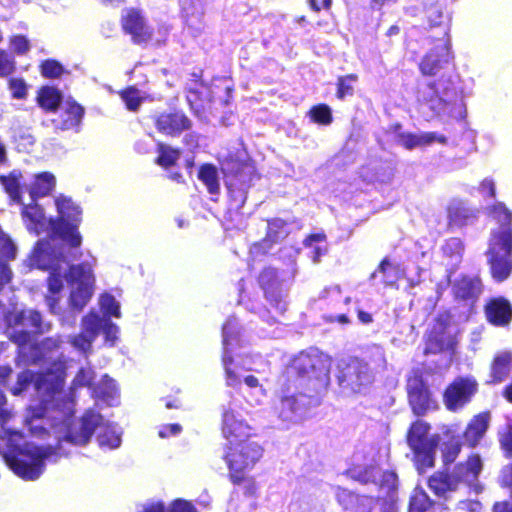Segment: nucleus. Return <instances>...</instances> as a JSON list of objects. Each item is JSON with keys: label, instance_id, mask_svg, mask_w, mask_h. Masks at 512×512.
<instances>
[{"label": "nucleus", "instance_id": "f257e3e1", "mask_svg": "<svg viewBox=\"0 0 512 512\" xmlns=\"http://www.w3.org/2000/svg\"><path fill=\"white\" fill-rule=\"evenodd\" d=\"M64 377L62 363H53L45 374L35 375L25 371L18 375L16 385L11 388L12 394L20 395L33 387L39 401L27 411L25 421L31 433L39 437L51 433L60 444L85 445L95 428L99 427L97 440L100 447L118 448L121 444V428L115 424H101L99 414L87 411L78 423L73 422V400L67 398L61 390Z\"/></svg>", "mask_w": 512, "mask_h": 512}, {"label": "nucleus", "instance_id": "f03ea898", "mask_svg": "<svg viewBox=\"0 0 512 512\" xmlns=\"http://www.w3.org/2000/svg\"><path fill=\"white\" fill-rule=\"evenodd\" d=\"M21 218L29 233L48 234L47 238L36 243L28 258V264L30 267L49 272L45 293V302L49 310L56 315L68 311H81L95 291L96 261L93 259L77 265L61 261L57 240L54 239V218L47 216L43 207L35 201L23 205Z\"/></svg>", "mask_w": 512, "mask_h": 512}, {"label": "nucleus", "instance_id": "7ed1b4c3", "mask_svg": "<svg viewBox=\"0 0 512 512\" xmlns=\"http://www.w3.org/2000/svg\"><path fill=\"white\" fill-rule=\"evenodd\" d=\"M49 329L41 323V316L33 310H23L15 303L5 307L0 303V331L18 344L20 356L27 362H37L44 359L50 362L53 357L47 356L58 348L60 341L49 338L40 345L31 343L30 333L44 332Z\"/></svg>", "mask_w": 512, "mask_h": 512}, {"label": "nucleus", "instance_id": "20e7f679", "mask_svg": "<svg viewBox=\"0 0 512 512\" xmlns=\"http://www.w3.org/2000/svg\"><path fill=\"white\" fill-rule=\"evenodd\" d=\"M237 326L238 323L235 319H229L223 326V366L226 384L230 387H237L243 383L251 390H258L259 394L264 397L266 390L262 384L263 379L245 373L264 374L265 369L261 367L265 364L259 356L250 355L245 351L237 332Z\"/></svg>", "mask_w": 512, "mask_h": 512}, {"label": "nucleus", "instance_id": "39448f33", "mask_svg": "<svg viewBox=\"0 0 512 512\" xmlns=\"http://www.w3.org/2000/svg\"><path fill=\"white\" fill-rule=\"evenodd\" d=\"M56 217L54 218V239L58 244L61 261L75 260L82 243L79 226L82 222V209L75 201L65 195L54 197Z\"/></svg>", "mask_w": 512, "mask_h": 512}, {"label": "nucleus", "instance_id": "423d86ee", "mask_svg": "<svg viewBox=\"0 0 512 512\" xmlns=\"http://www.w3.org/2000/svg\"><path fill=\"white\" fill-rule=\"evenodd\" d=\"M2 439L7 443V450L3 452V459L7 466L24 480L38 479L43 473L45 459L51 454V448L24 442L19 432H6Z\"/></svg>", "mask_w": 512, "mask_h": 512}, {"label": "nucleus", "instance_id": "0eeeda50", "mask_svg": "<svg viewBox=\"0 0 512 512\" xmlns=\"http://www.w3.org/2000/svg\"><path fill=\"white\" fill-rule=\"evenodd\" d=\"M481 471L480 457L472 455L465 462L457 464L451 474L433 475L429 479V487L438 496H446L448 492L456 491L461 485H466L479 493L481 486L477 479Z\"/></svg>", "mask_w": 512, "mask_h": 512}, {"label": "nucleus", "instance_id": "6e6552de", "mask_svg": "<svg viewBox=\"0 0 512 512\" xmlns=\"http://www.w3.org/2000/svg\"><path fill=\"white\" fill-rule=\"evenodd\" d=\"M487 257L493 278L498 281L506 279L512 271L511 228H497L492 231Z\"/></svg>", "mask_w": 512, "mask_h": 512}, {"label": "nucleus", "instance_id": "1a4fd4ad", "mask_svg": "<svg viewBox=\"0 0 512 512\" xmlns=\"http://www.w3.org/2000/svg\"><path fill=\"white\" fill-rule=\"evenodd\" d=\"M263 450L255 441L227 444L224 459L233 483L245 480V472L251 470L262 457Z\"/></svg>", "mask_w": 512, "mask_h": 512}, {"label": "nucleus", "instance_id": "9d476101", "mask_svg": "<svg viewBox=\"0 0 512 512\" xmlns=\"http://www.w3.org/2000/svg\"><path fill=\"white\" fill-rule=\"evenodd\" d=\"M439 441V435L431 434L430 426L426 422L419 420L412 424L408 444L414 452L415 465L420 473L434 466Z\"/></svg>", "mask_w": 512, "mask_h": 512}, {"label": "nucleus", "instance_id": "9b49d317", "mask_svg": "<svg viewBox=\"0 0 512 512\" xmlns=\"http://www.w3.org/2000/svg\"><path fill=\"white\" fill-rule=\"evenodd\" d=\"M102 331L105 343L108 346H114L118 340L119 328L105 318H101L97 313L90 312L82 319V331L78 336L71 339L74 348L87 352Z\"/></svg>", "mask_w": 512, "mask_h": 512}, {"label": "nucleus", "instance_id": "f8f14e48", "mask_svg": "<svg viewBox=\"0 0 512 512\" xmlns=\"http://www.w3.org/2000/svg\"><path fill=\"white\" fill-rule=\"evenodd\" d=\"M253 433V428L244 419L236 405L230 403L222 414V434L227 444L251 441L250 437Z\"/></svg>", "mask_w": 512, "mask_h": 512}, {"label": "nucleus", "instance_id": "ddd939ff", "mask_svg": "<svg viewBox=\"0 0 512 512\" xmlns=\"http://www.w3.org/2000/svg\"><path fill=\"white\" fill-rule=\"evenodd\" d=\"M478 390L473 377H458L446 388L443 401L449 411H458L468 404Z\"/></svg>", "mask_w": 512, "mask_h": 512}, {"label": "nucleus", "instance_id": "4468645a", "mask_svg": "<svg viewBox=\"0 0 512 512\" xmlns=\"http://www.w3.org/2000/svg\"><path fill=\"white\" fill-rule=\"evenodd\" d=\"M419 101L422 106H426L439 116L462 118L464 114L462 103H459L457 106L451 99L438 96L433 86L427 87L422 92Z\"/></svg>", "mask_w": 512, "mask_h": 512}, {"label": "nucleus", "instance_id": "2eb2a0df", "mask_svg": "<svg viewBox=\"0 0 512 512\" xmlns=\"http://www.w3.org/2000/svg\"><path fill=\"white\" fill-rule=\"evenodd\" d=\"M407 388L410 404L416 414H423L434 407V402L421 378L417 376L410 377Z\"/></svg>", "mask_w": 512, "mask_h": 512}, {"label": "nucleus", "instance_id": "dca6fc26", "mask_svg": "<svg viewBox=\"0 0 512 512\" xmlns=\"http://www.w3.org/2000/svg\"><path fill=\"white\" fill-rule=\"evenodd\" d=\"M343 381L355 391H360L361 387L372 381V374L367 364L359 360H351L342 374Z\"/></svg>", "mask_w": 512, "mask_h": 512}, {"label": "nucleus", "instance_id": "f3484780", "mask_svg": "<svg viewBox=\"0 0 512 512\" xmlns=\"http://www.w3.org/2000/svg\"><path fill=\"white\" fill-rule=\"evenodd\" d=\"M450 50L447 44L437 45L428 52L420 63V70L424 75H435L448 63Z\"/></svg>", "mask_w": 512, "mask_h": 512}, {"label": "nucleus", "instance_id": "a211bd4d", "mask_svg": "<svg viewBox=\"0 0 512 512\" xmlns=\"http://www.w3.org/2000/svg\"><path fill=\"white\" fill-rule=\"evenodd\" d=\"M190 126V120L182 112L162 113L156 120L157 129L171 136L180 134Z\"/></svg>", "mask_w": 512, "mask_h": 512}, {"label": "nucleus", "instance_id": "6ab92c4d", "mask_svg": "<svg viewBox=\"0 0 512 512\" xmlns=\"http://www.w3.org/2000/svg\"><path fill=\"white\" fill-rule=\"evenodd\" d=\"M83 113V108L79 104L67 99L60 105V115L57 120H54L55 125L63 130L77 127L81 122Z\"/></svg>", "mask_w": 512, "mask_h": 512}, {"label": "nucleus", "instance_id": "aec40b11", "mask_svg": "<svg viewBox=\"0 0 512 512\" xmlns=\"http://www.w3.org/2000/svg\"><path fill=\"white\" fill-rule=\"evenodd\" d=\"M123 28L132 35L134 41L144 42L151 36V30L139 12L131 10L123 18Z\"/></svg>", "mask_w": 512, "mask_h": 512}, {"label": "nucleus", "instance_id": "412c9836", "mask_svg": "<svg viewBox=\"0 0 512 512\" xmlns=\"http://www.w3.org/2000/svg\"><path fill=\"white\" fill-rule=\"evenodd\" d=\"M490 423V414L487 412L475 415L467 425L464 440L470 447H475L485 435Z\"/></svg>", "mask_w": 512, "mask_h": 512}, {"label": "nucleus", "instance_id": "4be33fe9", "mask_svg": "<svg viewBox=\"0 0 512 512\" xmlns=\"http://www.w3.org/2000/svg\"><path fill=\"white\" fill-rule=\"evenodd\" d=\"M486 315L492 324L504 326L511 321L512 308L505 299H493L486 306Z\"/></svg>", "mask_w": 512, "mask_h": 512}, {"label": "nucleus", "instance_id": "5701e85b", "mask_svg": "<svg viewBox=\"0 0 512 512\" xmlns=\"http://www.w3.org/2000/svg\"><path fill=\"white\" fill-rule=\"evenodd\" d=\"M399 143L406 149H414L430 145L434 142L446 143V137L435 132H424L420 134L403 133L399 135Z\"/></svg>", "mask_w": 512, "mask_h": 512}, {"label": "nucleus", "instance_id": "b1692460", "mask_svg": "<svg viewBox=\"0 0 512 512\" xmlns=\"http://www.w3.org/2000/svg\"><path fill=\"white\" fill-rule=\"evenodd\" d=\"M55 184L56 179L52 173L42 172L33 176L27 189L29 190L31 199L34 201L37 197L48 195L54 189Z\"/></svg>", "mask_w": 512, "mask_h": 512}, {"label": "nucleus", "instance_id": "393cba45", "mask_svg": "<svg viewBox=\"0 0 512 512\" xmlns=\"http://www.w3.org/2000/svg\"><path fill=\"white\" fill-rule=\"evenodd\" d=\"M92 393L96 399L102 400L108 405H115L118 402V387L115 381L107 375L103 376L101 380L92 387Z\"/></svg>", "mask_w": 512, "mask_h": 512}, {"label": "nucleus", "instance_id": "a878e982", "mask_svg": "<svg viewBox=\"0 0 512 512\" xmlns=\"http://www.w3.org/2000/svg\"><path fill=\"white\" fill-rule=\"evenodd\" d=\"M512 374V352L503 351L498 353L491 366L492 382L500 383Z\"/></svg>", "mask_w": 512, "mask_h": 512}, {"label": "nucleus", "instance_id": "bb28decb", "mask_svg": "<svg viewBox=\"0 0 512 512\" xmlns=\"http://www.w3.org/2000/svg\"><path fill=\"white\" fill-rule=\"evenodd\" d=\"M0 182L11 200L21 203V195L24 188H26V183L23 181L22 173L20 171L13 170L7 176H0Z\"/></svg>", "mask_w": 512, "mask_h": 512}, {"label": "nucleus", "instance_id": "cd10ccee", "mask_svg": "<svg viewBox=\"0 0 512 512\" xmlns=\"http://www.w3.org/2000/svg\"><path fill=\"white\" fill-rule=\"evenodd\" d=\"M351 474L353 478L361 482L375 481L379 483L382 488H386L388 492L395 490L397 487V476L394 472L387 471L380 474L378 469L373 468L370 475L366 472L364 475L356 476L355 471H352Z\"/></svg>", "mask_w": 512, "mask_h": 512}, {"label": "nucleus", "instance_id": "c85d7f7f", "mask_svg": "<svg viewBox=\"0 0 512 512\" xmlns=\"http://www.w3.org/2000/svg\"><path fill=\"white\" fill-rule=\"evenodd\" d=\"M381 276V280L386 285H393L400 278L405 277L404 270L396 264H393L387 259H384L378 269L373 273V277Z\"/></svg>", "mask_w": 512, "mask_h": 512}, {"label": "nucleus", "instance_id": "c756f323", "mask_svg": "<svg viewBox=\"0 0 512 512\" xmlns=\"http://www.w3.org/2000/svg\"><path fill=\"white\" fill-rule=\"evenodd\" d=\"M199 180L206 186L212 196H216L220 191L219 173L215 166L211 164L202 165L198 172Z\"/></svg>", "mask_w": 512, "mask_h": 512}, {"label": "nucleus", "instance_id": "7c9ffc66", "mask_svg": "<svg viewBox=\"0 0 512 512\" xmlns=\"http://www.w3.org/2000/svg\"><path fill=\"white\" fill-rule=\"evenodd\" d=\"M39 106L47 111H52L56 107H60L61 95L59 91L53 87H43L39 90L37 96Z\"/></svg>", "mask_w": 512, "mask_h": 512}, {"label": "nucleus", "instance_id": "2f4dec72", "mask_svg": "<svg viewBox=\"0 0 512 512\" xmlns=\"http://www.w3.org/2000/svg\"><path fill=\"white\" fill-rule=\"evenodd\" d=\"M455 343V338L452 336L451 330L449 329L447 332L443 333L439 338L436 335H431L429 337L425 351L426 353H436L437 351L450 350L453 349Z\"/></svg>", "mask_w": 512, "mask_h": 512}, {"label": "nucleus", "instance_id": "473e14b6", "mask_svg": "<svg viewBox=\"0 0 512 512\" xmlns=\"http://www.w3.org/2000/svg\"><path fill=\"white\" fill-rule=\"evenodd\" d=\"M9 50L15 56H27L33 48V42L24 34L9 37Z\"/></svg>", "mask_w": 512, "mask_h": 512}, {"label": "nucleus", "instance_id": "72a5a7b5", "mask_svg": "<svg viewBox=\"0 0 512 512\" xmlns=\"http://www.w3.org/2000/svg\"><path fill=\"white\" fill-rule=\"evenodd\" d=\"M300 402H303V396L300 399L293 396L283 397L278 407L280 417L284 420H293L300 411Z\"/></svg>", "mask_w": 512, "mask_h": 512}, {"label": "nucleus", "instance_id": "f704fd0d", "mask_svg": "<svg viewBox=\"0 0 512 512\" xmlns=\"http://www.w3.org/2000/svg\"><path fill=\"white\" fill-rule=\"evenodd\" d=\"M120 97L130 111H136L147 98V94L135 87H129L120 92Z\"/></svg>", "mask_w": 512, "mask_h": 512}, {"label": "nucleus", "instance_id": "c9c22d12", "mask_svg": "<svg viewBox=\"0 0 512 512\" xmlns=\"http://www.w3.org/2000/svg\"><path fill=\"white\" fill-rule=\"evenodd\" d=\"M480 291V283L477 279L463 278L455 285V293L460 298L474 297Z\"/></svg>", "mask_w": 512, "mask_h": 512}, {"label": "nucleus", "instance_id": "e433bc0d", "mask_svg": "<svg viewBox=\"0 0 512 512\" xmlns=\"http://www.w3.org/2000/svg\"><path fill=\"white\" fill-rule=\"evenodd\" d=\"M430 505V499L425 491L416 487L410 497L409 512H425Z\"/></svg>", "mask_w": 512, "mask_h": 512}, {"label": "nucleus", "instance_id": "4c0bfd02", "mask_svg": "<svg viewBox=\"0 0 512 512\" xmlns=\"http://www.w3.org/2000/svg\"><path fill=\"white\" fill-rule=\"evenodd\" d=\"M305 245L311 249L314 262H317L319 258L327 251L325 236L323 234L310 235L306 238Z\"/></svg>", "mask_w": 512, "mask_h": 512}, {"label": "nucleus", "instance_id": "58836bf2", "mask_svg": "<svg viewBox=\"0 0 512 512\" xmlns=\"http://www.w3.org/2000/svg\"><path fill=\"white\" fill-rule=\"evenodd\" d=\"M99 305L105 317L113 316L116 318H120V304L112 295H101L99 298Z\"/></svg>", "mask_w": 512, "mask_h": 512}, {"label": "nucleus", "instance_id": "ea45409f", "mask_svg": "<svg viewBox=\"0 0 512 512\" xmlns=\"http://www.w3.org/2000/svg\"><path fill=\"white\" fill-rule=\"evenodd\" d=\"M358 80L356 74H349L341 76L337 80V97L344 99L347 96H352L354 93V85Z\"/></svg>", "mask_w": 512, "mask_h": 512}, {"label": "nucleus", "instance_id": "a19ab883", "mask_svg": "<svg viewBox=\"0 0 512 512\" xmlns=\"http://www.w3.org/2000/svg\"><path fill=\"white\" fill-rule=\"evenodd\" d=\"M311 120L321 125H328L332 122V113L329 106L320 104L312 107L309 111Z\"/></svg>", "mask_w": 512, "mask_h": 512}, {"label": "nucleus", "instance_id": "79ce46f5", "mask_svg": "<svg viewBox=\"0 0 512 512\" xmlns=\"http://www.w3.org/2000/svg\"><path fill=\"white\" fill-rule=\"evenodd\" d=\"M158 153L159 156L157 158V163L163 167H169L173 165L180 156V152L178 150L163 144L159 145Z\"/></svg>", "mask_w": 512, "mask_h": 512}, {"label": "nucleus", "instance_id": "37998d69", "mask_svg": "<svg viewBox=\"0 0 512 512\" xmlns=\"http://www.w3.org/2000/svg\"><path fill=\"white\" fill-rule=\"evenodd\" d=\"M8 88L14 99L24 100L28 95L29 86L23 78H10Z\"/></svg>", "mask_w": 512, "mask_h": 512}, {"label": "nucleus", "instance_id": "c03bdc74", "mask_svg": "<svg viewBox=\"0 0 512 512\" xmlns=\"http://www.w3.org/2000/svg\"><path fill=\"white\" fill-rule=\"evenodd\" d=\"M491 214L492 217L500 223L499 228H511L512 213L502 203L496 204L493 207Z\"/></svg>", "mask_w": 512, "mask_h": 512}, {"label": "nucleus", "instance_id": "a18cd8bd", "mask_svg": "<svg viewBox=\"0 0 512 512\" xmlns=\"http://www.w3.org/2000/svg\"><path fill=\"white\" fill-rule=\"evenodd\" d=\"M93 378L94 371L90 367L81 368L73 379L72 388L91 387Z\"/></svg>", "mask_w": 512, "mask_h": 512}, {"label": "nucleus", "instance_id": "49530a36", "mask_svg": "<svg viewBox=\"0 0 512 512\" xmlns=\"http://www.w3.org/2000/svg\"><path fill=\"white\" fill-rule=\"evenodd\" d=\"M16 63L13 55L0 49V77H6L15 70Z\"/></svg>", "mask_w": 512, "mask_h": 512}, {"label": "nucleus", "instance_id": "de8ad7c7", "mask_svg": "<svg viewBox=\"0 0 512 512\" xmlns=\"http://www.w3.org/2000/svg\"><path fill=\"white\" fill-rule=\"evenodd\" d=\"M62 71V66L54 60H46L41 64V73L45 77L56 78Z\"/></svg>", "mask_w": 512, "mask_h": 512}, {"label": "nucleus", "instance_id": "09e8293b", "mask_svg": "<svg viewBox=\"0 0 512 512\" xmlns=\"http://www.w3.org/2000/svg\"><path fill=\"white\" fill-rule=\"evenodd\" d=\"M462 251L463 244L459 238H451L443 246V252L450 257L460 256Z\"/></svg>", "mask_w": 512, "mask_h": 512}, {"label": "nucleus", "instance_id": "8fccbe9b", "mask_svg": "<svg viewBox=\"0 0 512 512\" xmlns=\"http://www.w3.org/2000/svg\"><path fill=\"white\" fill-rule=\"evenodd\" d=\"M0 251L8 259L15 257L16 248L12 241L0 230Z\"/></svg>", "mask_w": 512, "mask_h": 512}, {"label": "nucleus", "instance_id": "3c124183", "mask_svg": "<svg viewBox=\"0 0 512 512\" xmlns=\"http://www.w3.org/2000/svg\"><path fill=\"white\" fill-rule=\"evenodd\" d=\"M168 512H196V510L190 502L177 499L169 505Z\"/></svg>", "mask_w": 512, "mask_h": 512}, {"label": "nucleus", "instance_id": "603ef678", "mask_svg": "<svg viewBox=\"0 0 512 512\" xmlns=\"http://www.w3.org/2000/svg\"><path fill=\"white\" fill-rule=\"evenodd\" d=\"M337 499L341 505H343L346 509L352 506V503L357 500V496L352 494L346 489L338 488L337 490Z\"/></svg>", "mask_w": 512, "mask_h": 512}, {"label": "nucleus", "instance_id": "864d4df0", "mask_svg": "<svg viewBox=\"0 0 512 512\" xmlns=\"http://www.w3.org/2000/svg\"><path fill=\"white\" fill-rule=\"evenodd\" d=\"M182 431V427L179 424H165L159 427L158 435L161 438H168L176 436Z\"/></svg>", "mask_w": 512, "mask_h": 512}, {"label": "nucleus", "instance_id": "5fc2aeb1", "mask_svg": "<svg viewBox=\"0 0 512 512\" xmlns=\"http://www.w3.org/2000/svg\"><path fill=\"white\" fill-rule=\"evenodd\" d=\"M480 193L486 197H493L495 195V183L492 179H484L479 186Z\"/></svg>", "mask_w": 512, "mask_h": 512}, {"label": "nucleus", "instance_id": "6e6d98bb", "mask_svg": "<svg viewBox=\"0 0 512 512\" xmlns=\"http://www.w3.org/2000/svg\"><path fill=\"white\" fill-rule=\"evenodd\" d=\"M501 445L507 452H512V426H509L507 432L502 436Z\"/></svg>", "mask_w": 512, "mask_h": 512}, {"label": "nucleus", "instance_id": "4d7b16f0", "mask_svg": "<svg viewBox=\"0 0 512 512\" xmlns=\"http://www.w3.org/2000/svg\"><path fill=\"white\" fill-rule=\"evenodd\" d=\"M5 401H6L5 396L2 393V391L0 390V423L1 424L6 423L10 418L9 412L3 408Z\"/></svg>", "mask_w": 512, "mask_h": 512}, {"label": "nucleus", "instance_id": "13d9d810", "mask_svg": "<svg viewBox=\"0 0 512 512\" xmlns=\"http://www.w3.org/2000/svg\"><path fill=\"white\" fill-rule=\"evenodd\" d=\"M11 272L8 267L0 262V288L10 280Z\"/></svg>", "mask_w": 512, "mask_h": 512}, {"label": "nucleus", "instance_id": "bf43d9fd", "mask_svg": "<svg viewBox=\"0 0 512 512\" xmlns=\"http://www.w3.org/2000/svg\"><path fill=\"white\" fill-rule=\"evenodd\" d=\"M166 508L162 502H153L145 505L143 512H165Z\"/></svg>", "mask_w": 512, "mask_h": 512}, {"label": "nucleus", "instance_id": "052dcab7", "mask_svg": "<svg viewBox=\"0 0 512 512\" xmlns=\"http://www.w3.org/2000/svg\"><path fill=\"white\" fill-rule=\"evenodd\" d=\"M243 483L246 489V493L254 494L256 491V485L252 478L247 476V472H245V480L241 481L239 484Z\"/></svg>", "mask_w": 512, "mask_h": 512}, {"label": "nucleus", "instance_id": "680f3d73", "mask_svg": "<svg viewBox=\"0 0 512 512\" xmlns=\"http://www.w3.org/2000/svg\"><path fill=\"white\" fill-rule=\"evenodd\" d=\"M502 482L507 486H512V465L506 466L503 469Z\"/></svg>", "mask_w": 512, "mask_h": 512}, {"label": "nucleus", "instance_id": "e2e57ef3", "mask_svg": "<svg viewBox=\"0 0 512 512\" xmlns=\"http://www.w3.org/2000/svg\"><path fill=\"white\" fill-rule=\"evenodd\" d=\"M18 433L17 431H12V430H9V429H6L4 428L3 429V432H2V435H1V443H0V455L3 456V452L7 450V443L6 441H3V436H5V433Z\"/></svg>", "mask_w": 512, "mask_h": 512}, {"label": "nucleus", "instance_id": "0e129e2a", "mask_svg": "<svg viewBox=\"0 0 512 512\" xmlns=\"http://www.w3.org/2000/svg\"><path fill=\"white\" fill-rule=\"evenodd\" d=\"M494 512H512V508L507 503H497L494 506Z\"/></svg>", "mask_w": 512, "mask_h": 512}, {"label": "nucleus", "instance_id": "69168bd1", "mask_svg": "<svg viewBox=\"0 0 512 512\" xmlns=\"http://www.w3.org/2000/svg\"><path fill=\"white\" fill-rule=\"evenodd\" d=\"M459 450H460V449H459V447H458V446H456V447H454L453 452H451V453H450V452L446 453V454L444 455V460H445V462L447 463V462H452V461H454V459L456 458V455L458 454Z\"/></svg>", "mask_w": 512, "mask_h": 512}, {"label": "nucleus", "instance_id": "338daca9", "mask_svg": "<svg viewBox=\"0 0 512 512\" xmlns=\"http://www.w3.org/2000/svg\"><path fill=\"white\" fill-rule=\"evenodd\" d=\"M358 317L361 322L363 323H370L372 321V317L369 313L366 312H359Z\"/></svg>", "mask_w": 512, "mask_h": 512}, {"label": "nucleus", "instance_id": "774afa93", "mask_svg": "<svg viewBox=\"0 0 512 512\" xmlns=\"http://www.w3.org/2000/svg\"><path fill=\"white\" fill-rule=\"evenodd\" d=\"M11 373V369L9 367H0V381L4 380Z\"/></svg>", "mask_w": 512, "mask_h": 512}]
</instances>
